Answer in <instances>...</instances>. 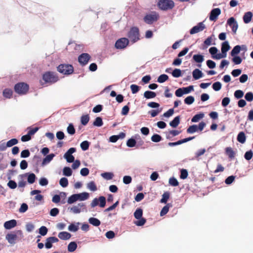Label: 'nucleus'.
<instances>
[{
	"mask_svg": "<svg viewBox=\"0 0 253 253\" xmlns=\"http://www.w3.org/2000/svg\"><path fill=\"white\" fill-rule=\"evenodd\" d=\"M143 211L141 209L138 208L134 212V216L137 219L139 220L134 222V224L138 226L143 225L146 222V219L142 218Z\"/></svg>",
	"mask_w": 253,
	"mask_h": 253,
	"instance_id": "obj_2",
	"label": "nucleus"
},
{
	"mask_svg": "<svg viewBox=\"0 0 253 253\" xmlns=\"http://www.w3.org/2000/svg\"><path fill=\"white\" fill-rule=\"evenodd\" d=\"M162 140V137L157 134H154L151 137V140L154 142H159Z\"/></svg>",
	"mask_w": 253,
	"mask_h": 253,
	"instance_id": "obj_54",
	"label": "nucleus"
},
{
	"mask_svg": "<svg viewBox=\"0 0 253 253\" xmlns=\"http://www.w3.org/2000/svg\"><path fill=\"white\" fill-rule=\"evenodd\" d=\"M89 120V117L88 115H83L81 119V123L83 125L85 126Z\"/></svg>",
	"mask_w": 253,
	"mask_h": 253,
	"instance_id": "obj_45",
	"label": "nucleus"
},
{
	"mask_svg": "<svg viewBox=\"0 0 253 253\" xmlns=\"http://www.w3.org/2000/svg\"><path fill=\"white\" fill-rule=\"evenodd\" d=\"M18 142V140L16 138H12L9 141H8L6 144L7 147H12L16 144H17Z\"/></svg>",
	"mask_w": 253,
	"mask_h": 253,
	"instance_id": "obj_42",
	"label": "nucleus"
},
{
	"mask_svg": "<svg viewBox=\"0 0 253 253\" xmlns=\"http://www.w3.org/2000/svg\"><path fill=\"white\" fill-rule=\"evenodd\" d=\"M71 237V234L67 232H61L58 234V237L61 240H68Z\"/></svg>",
	"mask_w": 253,
	"mask_h": 253,
	"instance_id": "obj_25",
	"label": "nucleus"
},
{
	"mask_svg": "<svg viewBox=\"0 0 253 253\" xmlns=\"http://www.w3.org/2000/svg\"><path fill=\"white\" fill-rule=\"evenodd\" d=\"M128 36L130 40L133 42L138 41L139 39L138 29L136 27L132 28L128 33Z\"/></svg>",
	"mask_w": 253,
	"mask_h": 253,
	"instance_id": "obj_9",
	"label": "nucleus"
},
{
	"mask_svg": "<svg viewBox=\"0 0 253 253\" xmlns=\"http://www.w3.org/2000/svg\"><path fill=\"white\" fill-rule=\"evenodd\" d=\"M85 209V205L84 203H80L78 205L69 208L70 211L75 214L80 213Z\"/></svg>",
	"mask_w": 253,
	"mask_h": 253,
	"instance_id": "obj_10",
	"label": "nucleus"
},
{
	"mask_svg": "<svg viewBox=\"0 0 253 253\" xmlns=\"http://www.w3.org/2000/svg\"><path fill=\"white\" fill-rule=\"evenodd\" d=\"M42 79L45 83L53 84L58 80V77L55 73L48 72L43 75Z\"/></svg>",
	"mask_w": 253,
	"mask_h": 253,
	"instance_id": "obj_3",
	"label": "nucleus"
},
{
	"mask_svg": "<svg viewBox=\"0 0 253 253\" xmlns=\"http://www.w3.org/2000/svg\"><path fill=\"white\" fill-rule=\"evenodd\" d=\"M195 101L194 97L192 96H189L184 99V102L187 105L192 104Z\"/></svg>",
	"mask_w": 253,
	"mask_h": 253,
	"instance_id": "obj_52",
	"label": "nucleus"
},
{
	"mask_svg": "<svg viewBox=\"0 0 253 253\" xmlns=\"http://www.w3.org/2000/svg\"><path fill=\"white\" fill-rule=\"evenodd\" d=\"M220 13H221V10L219 8H216L213 9L211 11V13H210V17H209L210 20L211 21H215L217 19L218 16L220 14Z\"/></svg>",
	"mask_w": 253,
	"mask_h": 253,
	"instance_id": "obj_16",
	"label": "nucleus"
},
{
	"mask_svg": "<svg viewBox=\"0 0 253 253\" xmlns=\"http://www.w3.org/2000/svg\"><path fill=\"white\" fill-rule=\"evenodd\" d=\"M193 60L197 63H202L204 60V56L201 54H195L193 57Z\"/></svg>",
	"mask_w": 253,
	"mask_h": 253,
	"instance_id": "obj_32",
	"label": "nucleus"
},
{
	"mask_svg": "<svg viewBox=\"0 0 253 253\" xmlns=\"http://www.w3.org/2000/svg\"><path fill=\"white\" fill-rule=\"evenodd\" d=\"M76 152L75 148H70L64 154V158L68 163H72L74 161V157L72 154Z\"/></svg>",
	"mask_w": 253,
	"mask_h": 253,
	"instance_id": "obj_12",
	"label": "nucleus"
},
{
	"mask_svg": "<svg viewBox=\"0 0 253 253\" xmlns=\"http://www.w3.org/2000/svg\"><path fill=\"white\" fill-rule=\"evenodd\" d=\"M206 28L205 25L203 22H200L197 25L194 26L190 31V33L191 35H193L198 33L201 31H202Z\"/></svg>",
	"mask_w": 253,
	"mask_h": 253,
	"instance_id": "obj_13",
	"label": "nucleus"
},
{
	"mask_svg": "<svg viewBox=\"0 0 253 253\" xmlns=\"http://www.w3.org/2000/svg\"><path fill=\"white\" fill-rule=\"evenodd\" d=\"M57 70L63 74L70 75L73 72L74 69L71 65L61 64L57 67Z\"/></svg>",
	"mask_w": 253,
	"mask_h": 253,
	"instance_id": "obj_4",
	"label": "nucleus"
},
{
	"mask_svg": "<svg viewBox=\"0 0 253 253\" xmlns=\"http://www.w3.org/2000/svg\"><path fill=\"white\" fill-rule=\"evenodd\" d=\"M130 87L133 94L137 93L139 90V86L136 84H131Z\"/></svg>",
	"mask_w": 253,
	"mask_h": 253,
	"instance_id": "obj_63",
	"label": "nucleus"
},
{
	"mask_svg": "<svg viewBox=\"0 0 253 253\" xmlns=\"http://www.w3.org/2000/svg\"><path fill=\"white\" fill-rule=\"evenodd\" d=\"M169 197V193L168 192H165L162 195V198L161 200L162 203H166Z\"/></svg>",
	"mask_w": 253,
	"mask_h": 253,
	"instance_id": "obj_48",
	"label": "nucleus"
},
{
	"mask_svg": "<svg viewBox=\"0 0 253 253\" xmlns=\"http://www.w3.org/2000/svg\"><path fill=\"white\" fill-rule=\"evenodd\" d=\"M12 95V91L10 89L6 88L3 91V95L6 98H10Z\"/></svg>",
	"mask_w": 253,
	"mask_h": 253,
	"instance_id": "obj_34",
	"label": "nucleus"
},
{
	"mask_svg": "<svg viewBox=\"0 0 253 253\" xmlns=\"http://www.w3.org/2000/svg\"><path fill=\"white\" fill-rule=\"evenodd\" d=\"M246 140V137L244 132H240L237 136V140L241 143H244Z\"/></svg>",
	"mask_w": 253,
	"mask_h": 253,
	"instance_id": "obj_30",
	"label": "nucleus"
},
{
	"mask_svg": "<svg viewBox=\"0 0 253 253\" xmlns=\"http://www.w3.org/2000/svg\"><path fill=\"white\" fill-rule=\"evenodd\" d=\"M89 143L87 141H84L81 143V147L84 151L87 150L88 149Z\"/></svg>",
	"mask_w": 253,
	"mask_h": 253,
	"instance_id": "obj_55",
	"label": "nucleus"
},
{
	"mask_svg": "<svg viewBox=\"0 0 253 253\" xmlns=\"http://www.w3.org/2000/svg\"><path fill=\"white\" fill-rule=\"evenodd\" d=\"M217 48L216 47H211L209 49V52L211 54L212 58L216 59L215 57L218 54L217 53Z\"/></svg>",
	"mask_w": 253,
	"mask_h": 253,
	"instance_id": "obj_44",
	"label": "nucleus"
},
{
	"mask_svg": "<svg viewBox=\"0 0 253 253\" xmlns=\"http://www.w3.org/2000/svg\"><path fill=\"white\" fill-rule=\"evenodd\" d=\"M253 17V13L251 11L246 12L243 17L244 22L248 24L250 22Z\"/></svg>",
	"mask_w": 253,
	"mask_h": 253,
	"instance_id": "obj_23",
	"label": "nucleus"
},
{
	"mask_svg": "<svg viewBox=\"0 0 253 253\" xmlns=\"http://www.w3.org/2000/svg\"><path fill=\"white\" fill-rule=\"evenodd\" d=\"M24 175H28L27 180L29 183L33 184L36 179V175L34 173H26L25 175H21L20 176L22 177Z\"/></svg>",
	"mask_w": 253,
	"mask_h": 253,
	"instance_id": "obj_27",
	"label": "nucleus"
},
{
	"mask_svg": "<svg viewBox=\"0 0 253 253\" xmlns=\"http://www.w3.org/2000/svg\"><path fill=\"white\" fill-rule=\"evenodd\" d=\"M170 207H171V206L169 204L164 206L160 212V215L162 216L166 214L169 211V209Z\"/></svg>",
	"mask_w": 253,
	"mask_h": 253,
	"instance_id": "obj_37",
	"label": "nucleus"
},
{
	"mask_svg": "<svg viewBox=\"0 0 253 253\" xmlns=\"http://www.w3.org/2000/svg\"><path fill=\"white\" fill-rule=\"evenodd\" d=\"M225 152L226 154L228 156V157L230 158H233L234 157L235 153L231 148H226Z\"/></svg>",
	"mask_w": 253,
	"mask_h": 253,
	"instance_id": "obj_51",
	"label": "nucleus"
},
{
	"mask_svg": "<svg viewBox=\"0 0 253 253\" xmlns=\"http://www.w3.org/2000/svg\"><path fill=\"white\" fill-rule=\"evenodd\" d=\"M90 58V56L88 53H83L79 56L78 61L81 64L84 65L87 63Z\"/></svg>",
	"mask_w": 253,
	"mask_h": 253,
	"instance_id": "obj_15",
	"label": "nucleus"
},
{
	"mask_svg": "<svg viewBox=\"0 0 253 253\" xmlns=\"http://www.w3.org/2000/svg\"><path fill=\"white\" fill-rule=\"evenodd\" d=\"M136 141L133 138L129 139L126 142V145L129 147H134L136 145Z\"/></svg>",
	"mask_w": 253,
	"mask_h": 253,
	"instance_id": "obj_56",
	"label": "nucleus"
},
{
	"mask_svg": "<svg viewBox=\"0 0 253 253\" xmlns=\"http://www.w3.org/2000/svg\"><path fill=\"white\" fill-rule=\"evenodd\" d=\"M47 231H48L47 228L45 226H44L41 227L39 229V233L42 236H43L46 235Z\"/></svg>",
	"mask_w": 253,
	"mask_h": 253,
	"instance_id": "obj_57",
	"label": "nucleus"
},
{
	"mask_svg": "<svg viewBox=\"0 0 253 253\" xmlns=\"http://www.w3.org/2000/svg\"><path fill=\"white\" fill-rule=\"evenodd\" d=\"M213 42H214L213 36L208 37L204 42L203 48H206L208 46L214 44V43H212Z\"/></svg>",
	"mask_w": 253,
	"mask_h": 253,
	"instance_id": "obj_24",
	"label": "nucleus"
},
{
	"mask_svg": "<svg viewBox=\"0 0 253 253\" xmlns=\"http://www.w3.org/2000/svg\"><path fill=\"white\" fill-rule=\"evenodd\" d=\"M212 88L215 91H218L221 88V84L219 82H215L213 84Z\"/></svg>",
	"mask_w": 253,
	"mask_h": 253,
	"instance_id": "obj_60",
	"label": "nucleus"
},
{
	"mask_svg": "<svg viewBox=\"0 0 253 253\" xmlns=\"http://www.w3.org/2000/svg\"><path fill=\"white\" fill-rule=\"evenodd\" d=\"M244 95V92L241 90H237L234 92V96L237 99L241 98Z\"/></svg>",
	"mask_w": 253,
	"mask_h": 253,
	"instance_id": "obj_59",
	"label": "nucleus"
},
{
	"mask_svg": "<svg viewBox=\"0 0 253 253\" xmlns=\"http://www.w3.org/2000/svg\"><path fill=\"white\" fill-rule=\"evenodd\" d=\"M99 205V206L101 208H104L106 205V198L104 196H100L98 199L94 198L90 204V206L92 208H94L97 205Z\"/></svg>",
	"mask_w": 253,
	"mask_h": 253,
	"instance_id": "obj_8",
	"label": "nucleus"
},
{
	"mask_svg": "<svg viewBox=\"0 0 253 253\" xmlns=\"http://www.w3.org/2000/svg\"><path fill=\"white\" fill-rule=\"evenodd\" d=\"M101 176L106 180H111L114 177V174L110 172H106L101 174Z\"/></svg>",
	"mask_w": 253,
	"mask_h": 253,
	"instance_id": "obj_33",
	"label": "nucleus"
},
{
	"mask_svg": "<svg viewBox=\"0 0 253 253\" xmlns=\"http://www.w3.org/2000/svg\"><path fill=\"white\" fill-rule=\"evenodd\" d=\"M88 189L91 191H95L97 190V186L94 181H90L86 184Z\"/></svg>",
	"mask_w": 253,
	"mask_h": 253,
	"instance_id": "obj_28",
	"label": "nucleus"
},
{
	"mask_svg": "<svg viewBox=\"0 0 253 253\" xmlns=\"http://www.w3.org/2000/svg\"><path fill=\"white\" fill-rule=\"evenodd\" d=\"M89 197V194L87 192H83L79 194H75L70 196L67 200L69 204H72L76 202L84 201L87 200Z\"/></svg>",
	"mask_w": 253,
	"mask_h": 253,
	"instance_id": "obj_1",
	"label": "nucleus"
},
{
	"mask_svg": "<svg viewBox=\"0 0 253 253\" xmlns=\"http://www.w3.org/2000/svg\"><path fill=\"white\" fill-rule=\"evenodd\" d=\"M128 42L127 39L121 38L116 42L115 47L117 49H124L128 45Z\"/></svg>",
	"mask_w": 253,
	"mask_h": 253,
	"instance_id": "obj_11",
	"label": "nucleus"
},
{
	"mask_svg": "<svg viewBox=\"0 0 253 253\" xmlns=\"http://www.w3.org/2000/svg\"><path fill=\"white\" fill-rule=\"evenodd\" d=\"M230 45L227 41L223 42L221 45V53H218L215 57L216 59H220L226 57L227 52L230 49Z\"/></svg>",
	"mask_w": 253,
	"mask_h": 253,
	"instance_id": "obj_5",
	"label": "nucleus"
},
{
	"mask_svg": "<svg viewBox=\"0 0 253 253\" xmlns=\"http://www.w3.org/2000/svg\"><path fill=\"white\" fill-rule=\"evenodd\" d=\"M58 241V239L55 237H51L47 238L45 244L46 249H50L52 247V244Z\"/></svg>",
	"mask_w": 253,
	"mask_h": 253,
	"instance_id": "obj_19",
	"label": "nucleus"
},
{
	"mask_svg": "<svg viewBox=\"0 0 253 253\" xmlns=\"http://www.w3.org/2000/svg\"><path fill=\"white\" fill-rule=\"evenodd\" d=\"M67 131L68 133L71 135H73L75 133V129L73 124H70L69 125L67 128Z\"/></svg>",
	"mask_w": 253,
	"mask_h": 253,
	"instance_id": "obj_53",
	"label": "nucleus"
},
{
	"mask_svg": "<svg viewBox=\"0 0 253 253\" xmlns=\"http://www.w3.org/2000/svg\"><path fill=\"white\" fill-rule=\"evenodd\" d=\"M89 223L95 226H98L100 224V221L98 219L94 217H90L88 219Z\"/></svg>",
	"mask_w": 253,
	"mask_h": 253,
	"instance_id": "obj_36",
	"label": "nucleus"
},
{
	"mask_svg": "<svg viewBox=\"0 0 253 253\" xmlns=\"http://www.w3.org/2000/svg\"><path fill=\"white\" fill-rule=\"evenodd\" d=\"M158 6L162 10L171 9L174 6V2L170 0H160Z\"/></svg>",
	"mask_w": 253,
	"mask_h": 253,
	"instance_id": "obj_6",
	"label": "nucleus"
},
{
	"mask_svg": "<svg viewBox=\"0 0 253 253\" xmlns=\"http://www.w3.org/2000/svg\"><path fill=\"white\" fill-rule=\"evenodd\" d=\"M77 248V244L75 242H72L68 245V250L69 252H73L76 250Z\"/></svg>",
	"mask_w": 253,
	"mask_h": 253,
	"instance_id": "obj_39",
	"label": "nucleus"
},
{
	"mask_svg": "<svg viewBox=\"0 0 253 253\" xmlns=\"http://www.w3.org/2000/svg\"><path fill=\"white\" fill-rule=\"evenodd\" d=\"M169 184L171 186H176L178 185V182L176 178L171 177L169 179Z\"/></svg>",
	"mask_w": 253,
	"mask_h": 253,
	"instance_id": "obj_61",
	"label": "nucleus"
},
{
	"mask_svg": "<svg viewBox=\"0 0 253 253\" xmlns=\"http://www.w3.org/2000/svg\"><path fill=\"white\" fill-rule=\"evenodd\" d=\"M245 98L248 101H252L253 100V93L251 92H247L245 96Z\"/></svg>",
	"mask_w": 253,
	"mask_h": 253,
	"instance_id": "obj_64",
	"label": "nucleus"
},
{
	"mask_svg": "<svg viewBox=\"0 0 253 253\" xmlns=\"http://www.w3.org/2000/svg\"><path fill=\"white\" fill-rule=\"evenodd\" d=\"M28 205L25 203H23L19 210V211L21 213H24L26 212L28 210Z\"/></svg>",
	"mask_w": 253,
	"mask_h": 253,
	"instance_id": "obj_62",
	"label": "nucleus"
},
{
	"mask_svg": "<svg viewBox=\"0 0 253 253\" xmlns=\"http://www.w3.org/2000/svg\"><path fill=\"white\" fill-rule=\"evenodd\" d=\"M158 19V16L156 14L147 15L144 18V21L148 24H151Z\"/></svg>",
	"mask_w": 253,
	"mask_h": 253,
	"instance_id": "obj_17",
	"label": "nucleus"
},
{
	"mask_svg": "<svg viewBox=\"0 0 253 253\" xmlns=\"http://www.w3.org/2000/svg\"><path fill=\"white\" fill-rule=\"evenodd\" d=\"M204 117V114L203 113H200L197 115H195L191 119L192 122L196 123L199 122L201 119H202Z\"/></svg>",
	"mask_w": 253,
	"mask_h": 253,
	"instance_id": "obj_35",
	"label": "nucleus"
},
{
	"mask_svg": "<svg viewBox=\"0 0 253 253\" xmlns=\"http://www.w3.org/2000/svg\"><path fill=\"white\" fill-rule=\"evenodd\" d=\"M55 157V155L54 154H50L48 155H47L42 160V166H44L48 164H49L53 158Z\"/></svg>",
	"mask_w": 253,
	"mask_h": 253,
	"instance_id": "obj_21",
	"label": "nucleus"
},
{
	"mask_svg": "<svg viewBox=\"0 0 253 253\" xmlns=\"http://www.w3.org/2000/svg\"><path fill=\"white\" fill-rule=\"evenodd\" d=\"M172 75L175 78H178L181 76V71L179 69H175L172 73Z\"/></svg>",
	"mask_w": 253,
	"mask_h": 253,
	"instance_id": "obj_58",
	"label": "nucleus"
},
{
	"mask_svg": "<svg viewBox=\"0 0 253 253\" xmlns=\"http://www.w3.org/2000/svg\"><path fill=\"white\" fill-rule=\"evenodd\" d=\"M41 192V191L40 190H34L30 192V194L31 195H37L35 197V199L38 201H41L43 200V196L41 194H39Z\"/></svg>",
	"mask_w": 253,
	"mask_h": 253,
	"instance_id": "obj_22",
	"label": "nucleus"
},
{
	"mask_svg": "<svg viewBox=\"0 0 253 253\" xmlns=\"http://www.w3.org/2000/svg\"><path fill=\"white\" fill-rule=\"evenodd\" d=\"M169 79V77L168 75L166 74H163L160 75L158 78V82L160 83H163L166 81H167Z\"/></svg>",
	"mask_w": 253,
	"mask_h": 253,
	"instance_id": "obj_50",
	"label": "nucleus"
},
{
	"mask_svg": "<svg viewBox=\"0 0 253 253\" xmlns=\"http://www.w3.org/2000/svg\"><path fill=\"white\" fill-rule=\"evenodd\" d=\"M144 96L147 99H151L155 98L156 96L155 92L151 91H146L144 93Z\"/></svg>",
	"mask_w": 253,
	"mask_h": 253,
	"instance_id": "obj_31",
	"label": "nucleus"
},
{
	"mask_svg": "<svg viewBox=\"0 0 253 253\" xmlns=\"http://www.w3.org/2000/svg\"><path fill=\"white\" fill-rule=\"evenodd\" d=\"M79 223L75 224H71L68 226V230L72 232H76L79 229Z\"/></svg>",
	"mask_w": 253,
	"mask_h": 253,
	"instance_id": "obj_47",
	"label": "nucleus"
},
{
	"mask_svg": "<svg viewBox=\"0 0 253 253\" xmlns=\"http://www.w3.org/2000/svg\"><path fill=\"white\" fill-rule=\"evenodd\" d=\"M93 126H101L103 125V121L101 118L97 117L93 123Z\"/></svg>",
	"mask_w": 253,
	"mask_h": 253,
	"instance_id": "obj_43",
	"label": "nucleus"
},
{
	"mask_svg": "<svg viewBox=\"0 0 253 253\" xmlns=\"http://www.w3.org/2000/svg\"><path fill=\"white\" fill-rule=\"evenodd\" d=\"M180 123V117L177 116L174 118V119L169 123V125L172 127H176L178 126Z\"/></svg>",
	"mask_w": 253,
	"mask_h": 253,
	"instance_id": "obj_29",
	"label": "nucleus"
},
{
	"mask_svg": "<svg viewBox=\"0 0 253 253\" xmlns=\"http://www.w3.org/2000/svg\"><path fill=\"white\" fill-rule=\"evenodd\" d=\"M15 91L18 94H25L28 90V85L24 83H19L16 84L14 87Z\"/></svg>",
	"mask_w": 253,
	"mask_h": 253,
	"instance_id": "obj_7",
	"label": "nucleus"
},
{
	"mask_svg": "<svg viewBox=\"0 0 253 253\" xmlns=\"http://www.w3.org/2000/svg\"><path fill=\"white\" fill-rule=\"evenodd\" d=\"M5 239L10 244L14 245L17 239V235L13 233H8L6 235Z\"/></svg>",
	"mask_w": 253,
	"mask_h": 253,
	"instance_id": "obj_18",
	"label": "nucleus"
},
{
	"mask_svg": "<svg viewBox=\"0 0 253 253\" xmlns=\"http://www.w3.org/2000/svg\"><path fill=\"white\" fill-rule=\"evenodd\" d=\"M227 24L232 28V32L235 34L238 28V25L237 21L234 17H230L227 22Z\"/></svg>",
	"mask_w": 253,
	"mask_h": 253,
	"instance_id": "obj_14",
	"label": "nucleus"
},
{
	"mask_svg": "<svg viewBox=\"0 0 253 253\" xmlns=\"http://www.w3.org/2000/svg\"><path fill=\"white\" fill-rule=\"evenodd\" d=\"M197 131H198V126L196 125L190 126L187 129V132L188 133H193Z\"/></svg>",
	"mask_w": 253,
	"mask_h": 253,
	"instance_id": "obj_40",
	"label": "nucleus"
},
{
	"mask_svg": "<svg viewBox=\"0 0 253 253\" xmlns=\"http://www.w3.org/2000/svg\"><path fill=\"white\" fill-rule=\"evenodd\" d=\"M193 77L195 80H198L203 77V73L199 69H195L192 73Z\"/></svg>",
	"mask_w": 253,
	"mask_h": 253,
	"instance_id": "obj_26",
	"label": "nucleus"
},
{
	"mask_svg": "<svg viewBox=\"0 0 253 253\" xmlns=\"http://www.w3.org/2000/svg\"><path fill=\"white\" fill-rule=\"evenodd\" d=\"M63 175L66 176H70L72 174V171L69 167H64L63 169Z\"/></svg>",
	"mask_w": 253,
	"mask_h": 253,
	"instance_id": "obj_38",
	"label": "nucleus"
},
{
	"mask_svg": "<svg viewBox=\"0 0 253 253\" xmlns=\"http://www.w3.org/2000/svg\"><path fill=\"white\" fill-rule=\"evenodd\" d=\"M60 185L63 187H66L68 185V180L66 177H62L59 180Z\"/></svg>",
	"mask_w": 253,
	"mask_h": 253,
	"instance_id": "obj_49",
	"label": "nucleus"
},
{
	"mask_svg": "<svg viewBox=\"0 0 253 253\" xmlns=\"http://www.w3.org/2000/svg\"><path fill=\"white\" fill-rule=\"evenodd\" d=\"M162 111V108H158L155 110H152L149 111L148 113L150 114L152 117H155L160 113Z\"/></svg>",
	"mask_w": 253,
	"mask_h": 253,
	"instance_id": "obj_41",
	"label": "nucleus"
},
{
	"mask_svg": "<svg viewBox=\"0 0 253 253\" xmlns=\"http://www.w3.org/2000/svg\"><path fill=\"white\" fill-rule=\"evenodd\" d=\"M17 221L15 219H12L7 221H6L4 223V227L6 229H10L16 226Z\"/></svg>",
	"mask_w": 253,
	"mask_h": 253,
	"instance_id": "obj_20",
	"label": "nucleus"
},
{
	"mask_svg": "<svg viewBox=\"0 0 253 253\" xmlns=\"http://www.w3.org/2000/svg\"><path fill=\"white\" fill-rule=\"evenodd\" d=\"M241 50V46L240 45H236L231 52V55L234 56L235 55L238 54Z\"/></svg>",
	"mask_w": 253,
	"mask_h": 253,
	"instance_id": "obj_46",
	"label": "nucleus"
}]
</instances>
